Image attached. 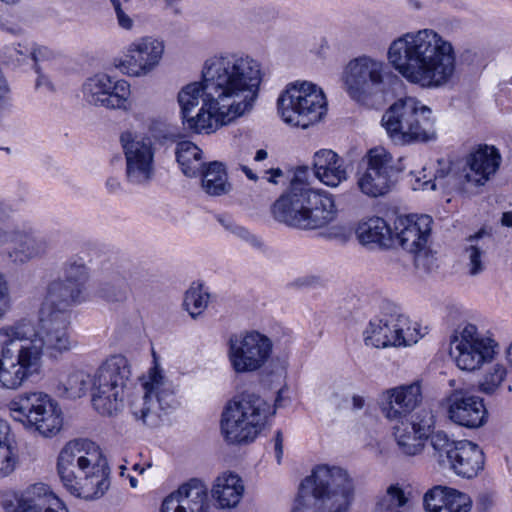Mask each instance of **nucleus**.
I'll return each instance as SVG.
<instances>
[{"mask_svg":"<svg viewBox=\"0 0 512 512\" xmlns=\"http://www.w3.org/2000/svg\"><path fill=\"white\" fill-rule=\"evenodd\" d=\"M262 64L244 53H222L205 61L202 81L185 85L177 99L184 128L214 133L251 110L263 81Z\"/></svg>","mask_w":512,"mask_h":512,"instance_id":"obj_1","label":"nucleus"},{"mask_svg":"<svg viewBox=\"0 0 512 512\" xmlns=\"http://www.w3.org/2000/svg\"><path fill=\"white\" fill-rule=\"evenodd\" d=\"M70 319L39 315L34 328L25 321L0 328V384L17 389L38 374L42 357L59 359L72 349Z\"/></svg>","mask_w":512,"mask_h":512,"instance_id":"obj_2","label":"nucleus"},{"mask_svg":"<svg viewBox=\"0 0 512 512\" xmlns=\"http://www.w3.org/2000/svg\"><path fill=\"white\" fill-rule=\"evenodd\" d=\"M387 57L402 77L422 88L444 87L455 74L456 54L452 43L430 28L395 39Z\"/></svg>","mask_w":512,"mask_h":512,"instance_id":"obj_3","label":"nucleus"},{"mask_svg":"<svg viewBox=\"0 0 512 512\" xmlns=\"http://www.w3.org/2000/svg\"><path fill=\"white\" fill-rule=\"evenodd\" d=\"M272 214L275 220L289 227L316 230L334 222L338 210L332 195L296 187L275 201Z\"/></svg>","mask_w":512,"mask_h":512,"instance_id":"obj_4","label":"nucleus"},{"mask_svg":"<svg viewBox=\"0 0 512 512\" xmlns=\"http://www.w3.org/2000/svg\"><path fill=\"white\" fill-rule=\"evenodd\" d=\"M275 415V407L253 392L229 400L221 414L220 430L229 445L252 443Z\"/></svg>","mask_w":512,"mask_h":512,"instance_id":"obj_5","label":"nucleus"},{"mask_svg":"<svg viewBox=\"0 0 512 512\" xmlns=\"http://www.w3.org/2000/svg\"><path fill=\"white\" fill-rule=\"evenodd\" d=\"M382 125L396 144L426 143L437 138L432 109L412 96L395 101L383 114Z\"/></svg>","mask_w":512,"mask_h":512,"instance_id":"obj_6","label":"nucleus"},{"mask_svg":"<svg viewBox=\"0 0 512 512\" xmlns=\"http://www.w3.org/2000/svg\"><path fill=\"white\" fill-rule=\"evenodd\" d=\"M277 105L284 122L301 128L319 122L327 111L323 91L310 82L289 84L279 96Z\"/></svg>","mask_w":512,"mask_h":512,"instance_id":"obj_7","label":"nucleus"},{"mask_svg":"<svg viewBox=\"0 0 512 512\" xmlns=\"http://www.w3.org/2000/svg\"><path fill=\"white\" fill-rule=\"evenodd\" d=\"M130 374L122 355L110 357L96 370L91 380L92 404L100 414L110 416L122 408Z\"/></svg>","mask_w":512,"mask_h":512,"instance_id":"obj_8","label":"nucleus"},{"mask_svg":"<svg viewBox=\"0 0 512 512\" xmlns=\"http://www.w3.org/2000/svg\"><path fill=\"white\" fill-rule=\"evenodd\" d=\"M141 388V394L134 395L129 402L130 412L143 425L157 427L177 405L172 384L153 368Z\"/></svg>","mask_w":512,"mask_h":512,"instance_id":"obj_9","label":"nucleus"},{"mask_svg":"<svg viewBox=\"0 0 512 512\" xmlns=\"http://www.w3.org/2000/svg\"><path fill=\"white\" fill-rule=\"evenodd\" d=\"M9 411L15 421L51 437L62 428V411L49 395L42 392L23 393L10 401Z\"/></svg>","mask_w":512,"mask_h":512,"instance_id":"obj_10","label":"nucleus"},{"mask_svg":"<svg viewBox=\"0 0 512 512\" xmlns=\"http://www.w3.org/2000/svg\"><path fill=\"white\" fill-rule=\"evenodd\" d=\"M353 482H301L291 512H349Z\"/></svg>","mask_w":512,"mask_h":512,"instance_id":"obj_11","label":"nucleus"},{"mask_svg":"<svg viewBox=\"0 0 512 512\" xmlns=\"http://www.w3.org/2000/svg\"><path fill=\"white\" fill-rule=\"evenodd\" d=\"M403 159L394 161L391 153L382 146L371 148L362 158L363 170L357 172V186L371 198L389 193L397 182L398 175L404 171Z\"/></svg>","mask_w":512,"mask_h":512,"instance_id":"obj_12","label":"nucleus"},{"mask_svg":"<svg viewBox=\"0 0 512 512\" xmlns=\"http://www.w3.org/2000/svg\"><path fill=\"white\" fill-rule=\"evenodd\" d=\"M386 64L368 55L348 62L343 73L344 86L349 96L357 102L367 103L385 89Z\"/></svg>","mask_w":512,"mask_h":512,"instance_id":"obj_13","label":"nucleus"},{"mask_svg":"<svg viewBox=\"0 0 512 512\" xmlns=\"http://www.w3.org/2000/svg\"><path fill=\"white\" fill-rule=\"evenodd\" d=\"M272 349L273 343L269 337L258 331H248L229 337L227 355L236 373H251L268 362Z\"/></svg>","mask_w":512,"mask_h":512,"instance_id":"obj_14","label":"nucleus"},{"mask_svg":"<svg viewBox=\"0 0 512 512\" xmlns=\"http://www.w3.org/2000/svg\"><path fill=\"white\" fill-rule=\"evenodd\" d=\"M422 336L418 323H412L402 314H390L369 322L364 331V342L374 348L409 346Z\"/></svg>","mask_w":512,"mask_h":512,"instance_id":"obj_15","label":"nucleus"},{"mask_svg":"<svg viewBox=\"0 0 512 512\" xmlns=\"http://www.w3.org/2000/svg\"><path fill=\"white\" fill-rule=\"evenodd\" d=\"M120 144L124 153L125 176L132 185H147L155 176V149L149 137L133 131H124L120 135Z\"/></svg>","mask_w":512,"mask_h":512,"instance_id":"obj_16","label":"nucleus"},{"mask_svg":"<svg viewBox=\"0 0 512 512\" xmlns=\"http://www.w3.org/2000/svg\"><path fill=\"white\" fill-rule=\"evenodd\" d=\"M495 343L478 333L473 324H466L451 340L450 354L462 370L473 371L492 359Z\"/></svg>","mask_w":512,"mask_h":512,"instance_id":"obj_17","label":"nucleus"},{"mask_svg":"<svg viewBox=\"0 0 512 512\" xmlns=\"http://www.w3.org/2000/svg\"><path fill=\"white\" fill-rule=\"evenodd\" d=\"M422 401L423 391L420 380L385 389L377 397V405L382 415L388 421L401 423V425H404V421L421 405Z\"/></svg>","mask_w":512,"mask_h":512,"instance_id":"obj_18","label":"nucleus"},{"mask_svg":"<svg viewBox=\"0 0 512 512\" xmlns=\"http://www.w3.org/2000/svg\"><path fill=\"white\" fill-rule=\"evenodd\" d=\"M433 220L429 215H409L398 217L394 223V245L415 255L414 263L420 266L424 257L426 244L431 232Z\"/></svg>","mask_w":512,"mask_h":512,"instance_id":"obj_19","label":"nucleus"},{"mask_svg":"<svg viewBox=\"0 0 512 512\" xmlns=\"http://www.w3.org/2000/svg\"><path fill=\"white\" fill-rule=\"evenodd\" d=\"M82 92L89 104L122 109L126 108L130 85L125 80L114 81L109 75L97 74L86 80Z\"/></svg>","mask_w":512,"mask_h":512,"instance_id":"obj_20","label":"nucleus"},{"mask_svg":"<svg viewBox=\"0 0 512 512\" xmlns=\"http://www.w3.org/2000/svg\"><path fill=\"white\" fill-rule=\"evenodd\" d=\"M446 401L448 416L454 423L475 429L486 422L487 410L480 397L462 389H456L447 397Z\"/></svg>","mask_w":512,"mask_h":512,"instance_id":"obj_21","label":"nucleus"},{"mask_svg":"<svg viewBox=\"0 0 512 512\" xmlns=\"http://www.w3.org/2000/svg\"><path fill=\"white\" fill-rule=\"evenodd\" d=\"M163 52V42L151 37L142 38L129 46L122 70L130 76L147 75L159 64Z\"/></svg>","mask_w":512,"mask_h":512,"instance_id":"obj_22","label":"nucleus"},{"mask_svg":"<svg viewBox=\"0 0 512 512\" xmlns=\"http://www.w3.org/2000/svg\"><path fill=\"white\" fill-rule=\"evenodd\" d=\"M85 299L77 288L62 280H53L46 289L39 315L71 319V309Z\"/></svg>","mask_w":512,"mask_h":512,"instance_id":"obj_23","label":"nucleus"},{"mask_svg":"<svg viewBox=\"0 0 512 512\" xmlns=\"http://www.w3.org/2000/svg\"><path fill=\"white\" fill-rule=\"evenodd\" d=\"M207 488L203 482H184L162 503L161 512H206Z\"/></svg>","mask_w":512,"mask_h":512,"instance_id":"obj_24","label":"nucleus"},{"mask_svg":"<svg viewBox=\"0 0 512 512\" xmlns=\"http://www.w3.org/2000/svg\"><path fill=\"white\" fill-rule=\"evenodd\" d=\"M501 155L492 145L481 144L467 157L465 178L475 185H484L499 169Z\"/></svg>","mask_w":512,"mask_h":512,"instance_id":"obj_25","label":"nucleus"},{"mask_svg":"<svg viewBox=\"0 0 512 512\" xmlns=\"http://www.w3.org/2000/svg\"><path fill=\"white\" fill-rule=\"evenodd\" d=\"M49 492L44 482H35L20 493H4L2 507L5 512H44Z\"/></svg>","mask_w":512,"mask_h":512,"instance_id":"obj_26","label":"nucleus"},{"mask_svg":"<svg viewBox=\"0 0 512 512\" xmlns=\"http://www.w3.org/2000/svg\"><path fill=\"white\" fill-rule=\"evenodd\" d=\"M454 473L462 478L472 479L479 476L484 467V453L480 447L468 440L457 441L447 460Z\"/></svg>","mask_w":512,"mask_h":512,"instance_id":"obj_27","label":"nucleus"},{"mask_svg":"<svg viewBox=\"0 0 512 512\" xmlns=\"http://www.w3.org/2000/svg\"><path fill=\"white\" fill-rule=\"evenodd\" d=\"M426 512H470L472 500L469 495L446 486H435L423 498Z\"/></svg>","mask_w":512,"mask_h":512,"instance_id":"obj_28","label":"nucleus"},{"mask_svg":"<svg viewBox=\"0 0 512 512\" xmlns=\"http://www.w3.org/2000/svg\"><path fill=\"white\" fill-rule=\"evenodd\" d=\"M90 439L75 438L64 444L56 463L60 480H79Z\"/></svg>","mask_w":512,"mask_h":512,"instance_id":"obj_29","label":"nucleus"},{"mask_svg":"<svg viewBox=\"0 0 512 512\" xmlns=\"http://www.w3.org/2000/svg\"><path fill=\"white\" fill-rule=\"evenodd\" d=\"M417 494L407 482H392L378 496L373 512H409Z\"/></svg>","mask_w":512,"mask_h":512,"instance_id":"obj_30","label":"nucleus"},{"mask_svg":"<svg viewBox=\"0 0 512 512\" xmlns=\"http://www.w3.org/2000/svg\"><path fill=\"white\" fill-rule=\"evenodd\" d=\"M358 241L364 246L389 248L394 246V233L387 222L378 216L362 219L355 230Z\"/></svg>","mask_w":512,"mask_h":512,"instance_id":"obj_31","label":"nucleus"},{"mask_svg":"<svg viewBox=\"0 0 512 512\" xmlns=\"http://www.w3.org/2000/svg\"><path fill=\"white\" fill-rule=\"evenodd\" d=\"M315 176L325 185L337 187L347 179L343 160L332 150H320L313 160Z\"/></svg>","mask_w":512,"mask_h":512,"instance_id":"obj_32","label":"nucleus"},{"mask_svg":"<svg viewBox=\"0 0 512 512\" xmlns=\"http://www.w3.org/2000/svg\"><path fill=\"white\" fill-rule=\"evenodd\" d=\"M14 247L5 252L6 259L14 265H23L32 259L40 257L46 252V242L22 229L16 237Z\"/></svg>","mask_w":512,"mask_h":512,"instance_id":"obj_33","label":"nucleus"},{"mask_svg":"<svg viewBox=\"0 0 512 512\" xmlns=\"http://www.w3.org/2000/svg\"><path fill=\"white\" fill-rule=\"evenodd\" d=\"M464 257L467 260L468 272L471 276H476L485 270V256L491 236L485 231L480 230L466 239Z\"/></svg>","mask_w":512,"mask_h":512,"instance_id":"obj_34","label":"nucleus"},{"mask_svg":"<svg viewBox=\"0 0 512 512\" xmlns=\"http://www.w3.org/2000/svg\"><path fill=\"white\" fill-rule=\"evenodd\" d=\"M87 445L89 447L87 453H85L86 456L84 457V465L79 480H107L110 475V467L105 454L96 442L90 440Z\"/></svg>","mask_w":512,"mask_h":512,"instance_id":"obj_35","label":"nucleus"},{"mask_svg":"<svg viewBox=\"0 0 512 512\" xmlns=\"http://www.w3.org/2000/svg\"><path fill=\"white\" fill-rule=\"evenodd\" d=\"M90 382V376L85 371L70 368L59 376L56 392L61 397L80 398L87 392Z\"/></svg>","mask_w":512,"mask_h":512,"instance_id":"obj_36","label":"nucleus"},{"mask_svg":"<svg viewBox=\"0 0 512 512\" xmlns=\"http://www.w3.org/2000/svg\"><path fill=\"white\" fill-rule=\"evenodd\" d=\"M177 162L182 172L188 177H194L204 168L202 150L191 141H182L176 147Z\"/></svg>","mask_w":512,"mask_h":512,"instance_id":"obj_37","label":"nucleus"},{"mask_svg":"<svg viewBox=\"0 0 512 512\" xmlns=\"http://www.w3.org/2000/svg\"><path fill=\"white\" fill-rule=\"evenodd\" d=\"M202 172V188L211 196H220L228 193L230 185L227 182V173L222 163L214 161L204 166Z\"/></svg>","mask_w":512,"mask_h":512,"instance_id":"obj_38","label":"nucleus"},{"mask_svg":"<svg viewBox=\"0 0 512 512\" xmlns=\"http://www.w3.org/2000/svg\"><path fill=\"white\" fill-rule=\"evenodd\" d=\"M394 436L399 448L404 454L416 455L423 449L424 437L415 433L407 420L404 421L402 427L398 425L394 427Z\"/></svg>","mask_w":512,"mask_h":512,"instance_id":"obj_39","label":"nucleus"},{"mask_svg":"<svg viewBox=\"0 0 512 512\" xmlns=\"http://www.w3.org/2000/svg\"><path fill=\"white\" fill-rule=\"evenodd\" d=\"M244 492L241 482H218L212 488V497L217 501L221 508H231L236 506Z\"/></svg>","mask_w":512,"mask_h":512,"instance_id":"obj_40","label":"nucleus"},{"mask_svg":"<svg viewBox=\"0 0 512 512\" xmlns=\"http://www.w3.org/2000/svg\"><path fill=\"white\" fill-rule=\"evenodd\" d=\"M208 302L209 294L203 290V285L193 283L185 293L183 306L195 319L207 308Z\"/></svg>","mask_w":512,"mask_h":512,"instance_id":"obj_41","label":"nucleus"},{"mask_svg":"<svg viewBox=\"0 0 512 512\" xmlns=\"http://www.w3.org/2000/svg\"><path fill=\"white\" fill-rule=\"evenodd\" d=\"M67 491L76 498L94 500L109 489V482H66Z\"/></svg>","mask_w":512,"mask_h":512,"instance_id":"obj_42","label":"nucleus"},{"mask_svg":"<svg viewBox=\"0 0 512 512\" xmlns=\"http://www.w3.org/2000/svg\"><path fill=\"white\" fill-rule=\"evenodd\" d=\"M88 279V269L80 259H70L64 266V278L62 281L72 288H77L84 295L85 283Z\"/></svg>","mask_w":512,"mask_h":512,"instance_id":"obj_43","label":"nucleus"},{"mask_svg":"<svg viewBox=\"0 0 512 512\" xmlns=\"http://www.w3.org/2000/svg\"><path fill=\"white\" fill-rule=\"evenodd\" d=\"M129 286L125 280L108 281L102 283L98 289V296L109 303H123L129 295Z\"/></svg>","mask_w":512,"mask_h":512,"instance_id":"obj_44","label":"nucleus"},{"mask_svg":"<svg viewBox=\"0 0 512 512\" xmlns=\"http://www.w3.org/2000/svg\"><path fill=\"white\" fill-rule=\"evenodd\" d=\"M349 477L348 471L341 466L319 464L312 469L311 475L304 480H347Z\"/></svg>","mask_w":512,"mask_h":512,"instance_id":"obj_45","label":"nucleus"},{"mask_svg":"<svg viewBox=\"0 0 512 512\" xmlns=\"http://www.w3.org/2000/svg\"><path fill=\"white\" fill-rule=\"evenodd\" d=\"M434 416L430 410L422 409L413 416V420L408 422L411 429L427 439L432 432L434 427Z\"/></svg>","mask_w":512,"mask_h":512,"instance_id":"obj_46","label":"nucleus"},{"mask_svg":"<svg viewBox=\"0 0 512 512\" xmlns=\"http://www.w3.org/2000/svg\"><path fill=\"white\" fill-rule=\"evenodd\" d=\"M506 375L505 368L500 365H494L489 372H487L480 383V389L486 394H492L502 383Z\"/></svg>","mask_w":512,"mask_h":512,"instance_id":"obj_47","label":"nucleus"},{"mask_svg":"<svg viewBox=\"0 0 512 512\" xmlns=\"http://www.w3.org/2000/svg\"><path fill=\"white\" fill-rule=\"evenodd\" d=\"M429 437L434 450L437 451L440 456L445 454L447 460L450 459V452L456 448L457 441L450 440L448 435L443 431L433 432Z\"/></svg>","mask_w":512,"mask_h":512,"instance_id":"obj_48","label":"nucleus"},{"mask_svg":"<svg viewBox=\"0 0 512 512\" xmlns=\"http://www.w3.org/2000/svg\"><path fill=\"white\" fill-rule=\"evenodd\" d=\"M11 302V289L8 278L6 274L0 270V321L11 309Z\"/></svg>","mask_w":512,"mask_h":512,"instance_id":"obj_49","label":"nucleus"},{"mask_svg":"<svg viewBox=\"0 0 512 512\" xmlns=\"http://www.w3.org/2000/svg\"><path fill=\"white\" fill-rule=\"evenodd\" d=\"M28 56H30V48L20 43L17 45L7 46L4 51V57L7 61L16 64H21Z\"/></svg>","mask_w":512,"mask_h":512,"instance_id":"obj_50","label":"nucleus"},{"mask_svg":"<svg viewBox=\"0 0 512 512\" xmlns=\"http://www.w3.org/2000/svg\"><path fill=\"white\" fill-rule=\"evenodd\" d=\"M16 459L10 447L0 450V478L8 477L15 469Z\"/></svg>","mask_w":512,"mask_h":512,"instance_id":"obj_51","label":"nucleus"},{"mask_svg":"<svg viewBox=\"0 0 512 512\" xmlns=\"http://www.w3.org/2000/svg\"><path fill=\"white\" fill-rule=\"evenodd\" d=\"M308 168L299 167L295 170L294 177L291 180L290 187L284 194H290L294 188H303L307 190H313L307 183Z\"/></svg>","mask_w":512,"mask_h":512,"instance_id":"obj_52","label":"nucleus"},{"mask_svg":"<svg viewBox=\"0 0 512 512\" xmlns=\"http://www.w3.org/2000/svg\"><path fill=\"white\" fill-rule=\"evenodd\" d=\"M19 230L20 228L15 226L0 224V248L8 244H14L16 237L19 235Z\"/></svg>","mask_w":512,"mask_h":512,"instance_id":"obj_53","label":"nucleus"},{"mask_svg":"<svg viewBox=\"0 0 512 512\" xmlns=\"http://www.w3.org/2000/svg\"><path fill=\"white\" fill-rule=\"evenodd\" d=\"M111 3L113 5L118 24L124 29H131L133 26V20L123 10L120 1L119 0H111Z\"/></svg>","mask_w":512,"mask_h":512,"instance_id":"obj_54","label":"nucleus"},{"mask_svg":"<svg viewBox=\"0 0 512 512\" xmlns=\"http://www.w3.org/2000/svg\"><path fill=\"white\" fill-rule=\"evenodd\" d=\"M34 61V69L36 73H39V65L38 62L42 60H48L52 57V52L44 46L32 47L30 48V56Z\"/></svg>","mask_w":512,"mask_h":512,"instance_id":"obj_55","label":"nucleus"},{"mask_svg":"<svg viewBox=\"0 0 512 512\" xmlns=\"http://www.w3.org/2000/svg\"><path fill=\"white\" fill-rule=\"evenodd\" d=\"M44 512H69L66 505L50 490Z\"/></svg>","mask_w":512,"mask_h":512,"instance_id":"obj_56","label":"nucleus"},{"mask_svg":"<svg viewBox=\"0 0 512 512\" xmlns=\"http://www.w3.org/2000/svg\"><path fill=\"white\" fill-rule=\"evenodd\" d=\"M414 190H435L436 189V183L429 178L426 179V175L424 174L423 177H416L415 184L413 185Z\"/></svg>","mask_w":512,"mask_h":512,"instance_id":"obj_57","label":"nucleus"},{"mask_svg":"<svg viewBox=\"0 0 512 512\" xmlns=\"http://www.w3.org/2000/svg\"><path fill=\"white\" fill-rule=\"evenodd\" d=\"M10 427L6 421L0 418V450L10 447L7 443Z\"/></svg>","mask_w":512,"mask_h":512,"instance_id":"obj_58","label":"nucleus"},{"mask_svg":"<svg viewBox=\"0 0 512 512\" xmlns=\"http://www.w3.org/2000/svg\"><path fill=\"white\" fill-rule=\"evenodd\" d=\"M494 503L493 495L489 493L480 494L477 500V505L481 510L487 511Z\"/></svg>","mask_w":512,"mask_h":512,"instance_id":"obj_59","label":"nucleus"},{"mask_svg":"<svg viewBox=\"0 0 512 512\" xmlns=\"http://www.w3.org/2000/svg\"><path fill=\"white\" fill-rule=\"evenodd\" d=\"M274 447H275L277 462L280 463L282 455H283V435H282L281 431L276 432Z\"/></svg>","mask_w":512,"mask_h":512,"instance_id":"obj_60","label":"nucleus"},{"mask_svg":"<svg viewBox=\"0 0 512 512\" xmlns=\"http://www.w3.org/2000/svg\"><path fill=\"white\" fill-rule=\"evenodd\" d=\"M231 232L236 234L240 238L245 239V240H248V241H254L255 240L254 236L251 235L250 232L246 228H244L242 226H239V225L235 224Z\"/></svg>","mask_w":512,"mask_h":512,"instance_id":"obj_61","label":"nucleus"},{"mask_svg":"<svg viewBox=\"0 0 512 512\" xmlns=\"http://www.w3.org/2000/svg\"><path fill=\"white\" fill-rule=\"evenodd\" d=\"M265 174L269 175V177L266 178L268 182L277 184V178L283 176V171L280 168H271L266 170Z\"/></svg>","mask_w":512,"mask_h":512,"instance_id":"obj_62","label":"nucleus"},{"mask_svg":"<svg viewBox=\"0 0 512 512\" xmlns=\"http://www.w3.org/2000/svg\"><path fill=\"white\" fill-rule=\"evenodd\" d=\"M217 220L225 229H227L229 231H232V229L235 225L232 218L227 215H218Z\"/></svg>","mask_w":512,"mask_h":512,"instance_id":"obj_63","label":"nucleus"},{"mask_svg":"<svg viewBox=\"0 0 512 512\" xmlns=\"http://www.w3.org/2000/svg\"><path fill=\"white\" fill-rule=\"evenodd\" d=\"M121 183L117 178L110 177L106 181V187L110 192H115L120 189Z\"/></svg>","mask_w":512,"mask_h":512,"instance_id":"obj_64","label":"nucleus"}]
</instances>
